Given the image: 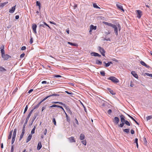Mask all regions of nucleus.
<instances>
[{
  "label": "nucleus",
  "instance_id": "48",
  "mask_svg": "<svg viewBox=\"0 0 152 152\" xmlns=\"http://www.w3.org/2000/svg\"><path fill=\"white\" fill-rule=\"evenodd\" d=\"M58 105H56V104H53L49 107H58Z\"/></svg>",
  "mask_w": 152,
  "mask_h": 152
},
{
  "label": "nucleus",
  "instance_id": "23",
  "mask_svg": "<svg viewBox=\"0 0 152 152\" xmlns=\"http://www.w3.org/2000/svg\"><path fill=\"white\" fill-rule=\"evenodd\" d=\"M90 29H91V30H96V26H94L93 25H91L90 26Z\"/></svg>",
  "mask_w": 152,
  "mask_h": 152
},
{
  "label": "nucleus",
  "instance_id": "1",
  "mask_svg": "<svg viewBox=\"0 0 152 152\" xmlns=\"http://www.w3.org/2000/svg\"><path fill=\"white\" fill-rule=\"evenodd\" d=\"M107 79L111 80L115 83H117L119 82L118 79L114 76H110Z\"/></svg>",
  "mask_w": 152,
  "mask_h": 152
},
{
  "label": "nucleus",
  "instance_id": "52",
  "mask_svg": "<svg viewBox=\"0 0 152 152\" xmlns=\"http://www.w3.org/2000/svg\"><path fill=\"white\" fill-rule=\"evenodd\" d=\"M33 39L32 38V37H31V39H30V44H32L33 42Z\"/></svg>",
  "mask_w": 152,
  "mask_h": 152
},
{
  "label": "nucleus",
  "instance_id": "19",
  "mask_svg": "<svg viewBox=\"0 0 152 152\" xmlns=\"http://www.w3.org/2000/svg\"><path fill=\"white\" fill-rule=\"evenodd\" d=\"M13 130H12L11 131H10L9 132V134L8 136V139H10L12 137V133Z\"/></svg>",
  "mask_w": 152,
  "mask_h": 152
},
{
  "label": "nucleus",
  "instance_id": "6",
  "mask_svg": "<svg viewBox=\"0 0 152 152\" xmlns=\"http://www.w3.org/2000/svg\"><path fill=\"white\" fill-rule=\"evenodd\" d=\"M137 17L139 18H140L142 15V12L140 10H137Z\"/></svg>",
  "mask_w": 152,
  "mask_h": 152
},
{
  "label": "nucleus",
  "instance_id": "20",
  "mask_svg": "<svg viewBox=\"0 0 152 152\" xmlns=\"http://www.w3.org/2000/svg\"><path fill=\"white\" fill-rule=\"evenodd\" d=\"M8 3L7 1L0 4V7H3Z\"/></svg>",
  "mask_w": 152,
  "mask_h": 152
},
{
  "label": "nucleus",
  "instance_id": "41",
  "mask_svg": "<svg viewBox=\"0 0 152 152\" xmlns=\"http://www.w3.org/2000/svg\"><path fill=\"white\" fill-rule=\"evenodd\" d=\"M82 143L84 145H86V140H83L81 141Z\"/></svg>",
  "mask_w": 152,
  "mask_h": 152
},
{
  "label": "nucleus",
  "instance_id": "7",
  "mask_svg": "<svg viewBox=\"0 0 152 152\" xmlns=\"http://www.w3.org/2000/svg\"><path fill=\"white\" fill-rule=\"evenodd\" d=\"M119 119L118 117H115L113 119V122L115 124H117L118 123Z\"/></svg>",
  "mask_w": 152,
  "mask_h": 152
},
{
  "label": "nucleus",
  "instance_id": "34",
  "mask_svg": "<svg viewBox=\"0 0 152 152\" xmlns=\"http://www.w3.org/2000/svg\"><path fill=\"white\" fill-rule=\"evenodd\" d=\"M151 118H152V115H150L146 117V121H147Z\"/></svg>",
  "mask_w": 152,
  "mask_h": 152
},
{
  "label": "nucleus",
  "instance_id": "26",
  "mask_svg": "<svg viewBox=\"0 0 152 152\" xmlns=\"http://www.w3.org/2000/svg\"><path fill=\"white\" fill-rule=\"evenodd\" d=\"M41 103V102H40L36 106L34 107L33 110H34L37 108L39 106Z\"/></svg>",
  "mask_w": 152,
  "mask_h": 152
},
{
  "label": "nucleus",
  "instance_id": "44",
  "mask_svg": "<svg viewBox=\"0 0 152 152\" xmlns=\"http://www.w3.org/2000/svg\"><path fill=\"white\" fill-rule=\"evenodd\" d=\"M42 23L43 24H43L45 26H48V27L50 29V27L48 25V24H47L45 22H42Z\"/></svg>",
  "mask_w": 152,
  "mask_h": 152
},
{
  "label": "nucleus",
  "instance_id": "49",
  "mask_svg": "<svg viewBox=\"0 0 152 152\" xmlns=\"http://www.w3.org/2000/svg\"><path fill=\"white\" fill-rule=\"evenodd\" d=\"M34 110H33V109L31 110V111L29 112V114H28V115L30 116L31 114H32V112Z\"/></svg>",
  "mask_w": 152,
  "mask_h": 152
},
{
  "label": "nucleus",
  "instance_id": "18",
  "mask_svg": "<svg viewBox=\"0 0 152 152\" xmlns=\"http://www.w3.org/2000/svg\"><path fill=\"white\" fill-rule=\"evenodd\" d=\"M65 114L66 116V121H68V122H69L70 121V118H69V117L67 114H66V113L65 112Z\"/></svg>",
  "mask_w": 152,
  "mask_h": 152
},
{
  "label": "nucleus",
  "instance_id": "42",
  "mask_svg": "<svg viewBox=\"0 0 152 152\" xmlns=\"http://www.w3.org/2000/svg\"><path fill=\"white\" fill-rule=\"evenodd\" d=\"M64 107L65 108V109H66L68 111H69V110H70V109L68 106L65 105Z\"/></svg>",
  "mask_w": 152,
  "mask_h": 152
},
{
  "label": "nucleus",
  "instance_id": "47",
  "mask_svg": "<svg viewBox=\"0 0 152 152\" xmlns=\"http://www.w3.org/2000/svg\"><path fill=\"white\" fill-rule=\"evenodd\" d=\"M114 25V24H113L112 23H109L107 25H108V26H110L112 27H113Z\"/></svg>",
  "mask_w": 152,
  "mask_h": 152
},
{
  "label": "nucleus",
  "instance_id": "58",
  "mask_svg": "<svg viewBox=\"0 0 152 152\" xmlns=\"http://www.w3.org/2000/svg\"><path fill=\"white\" fill-rule=\"evenodd\" d=\"M25 55V54L24 53H22L20 55V57L21 58H23L24 56Z\"/></svg>",
  "mask_w": 152,
  "mask_h": 152
},
{
  "label": "nucleus",
  "instance_id": "54",
  "mask_svg": "<svg viewBox=\"0 0 152 152\" xmlns=\"http://www.w3.org/2000/svg\"><path fill=\"white\" fill-rule=\"evenodd\" d=\"M4 45H2L1 46L0 48V49L1 50V49H4Z\"/></svg>",
  "mask_w": 152,
  "mask_h": 152
},
{
  "label": "nucleus",
  "instance_id": "60",
  "mask_svg": "<svg viewBox=\"0 0 152 152\" xmlns=\"http://www.w3.org/2000/svg\"><path fill=\"white\" fill-rule=\"evenodd\" d=\"M58 107L60 108H61V109L62 110H63L64 112H65V111H64V109L63 108L62 106L58 105Z\"/></svg>",
  "mask_w": 152,
  "mask_h": 152
},
{
  "label": "nucleus",
  "instance_id": "28",
  "mask_svg": "<svg viewBox=\"0 0 152 152\" xmlns=\"http://www.w3.org/2000/svg\"><path fill=\"white\" fill-rule=\"evenodd\" d=\"M123 131L124 132L128 134L129 132V129H123Z\"/></svg>",
  "mask_w": 152,
  "mask_h": 152
},
{
  "label": "nucleus",
  "instance_id": "29",
  "mask_svg": "<svg viewBox=\"0 0 152 152\" xmlns=\"http://www.w3.org/2000/svg\"><path fill=\"white\" fill-rule=\"evenodd\" d=\"M93 5L94 8H96V9H100V8L99 7L96 3L93 4Z\"/></svg>",
  "mask_w": 152,
  "mask_h": 152
},
{
  "label": "nucleus",
  "instance_id": "61",
  "mask_svg": "<svg viewBox=\"0 0 152 152\" xmlns=\"http://www.w3.org/2000/svg\"><path fill=\"white\" fill-rule=\"evenodd\" d=\"M47 132V130L46 129H45L44 131V134L45 135L46 134Z\"/></svg>",
  "mask_w": 152,
  "mask_h": 152
},
{
  "label": "nucleus",
  "instance_id": "43",
  "mask_svg": "<svg viewBox=\"0 0 152 152\" xmlns=\"http://www.w3.org/2000/svg\"><path fill=\"white\" fill-rule=\"evenodd\" d=\"M109 91L111 94H112L113 95H114L115 94V93L113 91L110 89H109Z\"/></svg>",
  "mask_w": 152,
  "mask_h": 152
},
{
  "label": "nucleus",
  "instance_id": "22",
  "mask_svg": "<svg viewBox=\"0 0 152 152\" xmlns=\"http://www.w3.org/2000/svg\"><path fill=\"white\" fill-rule=\"evenodd\" d=\"M103 63L105 65V66H109L111 64H112L111 62H109L107 63H106L105 62H104Z\"/></svg>",
  "mask_w": 152,
  "mask_h": 152
},
{
  "label": "nucleus",
  "instance_id": "40",
  "mask_svg": "<svg viewBox=\"0 0 152 152\" xmlns=\"http://www.w3.org/2000/svg\"><path fill=\"white\" fill-rule=\"evenodd\" d=\"M124 123H125V124H126V125H127V126H130V123L128 121L126 120Z\"/></svg>",
  "mask_w": 152,
  "mask_h": 152
},
{
  "label": "nucleus",
  "instance_id": "14",
  "mask_svg": "<svg viewBox=\"0 0 152 152\" xmlns=\"http://www.w3.org/2000/svg\"><path fill=\"white\" fill-rule=\"evenodd\" d=\"M131 73L133 75V76L136 78H138V76L137 74L134 71H132L131 72Z\"/></svg>",
  "mask_w": 152,
  "mask_h": 152
},
{
  "label": "nucleus",
  "instance_id": "4",
  "mask_svg": "<svg viewBox=\"0 0 152 152\" xmlns=\"http://www.w3.org/2000/svg\"><path fill=\"white\" fill-rule=\"evenodd\" d=\"M98 48L102 55L103 56H104V53H105V51L104 49L100 46L98 47Z\"/></svg>",
  "mask_w": 152,
  "mask_h": 152
},
{
  "label": "nucleus",
  "instance_id": "50",
  "mask_svg": "<svg viewBox=\"0 0 152 152\" xmlns=\"http://www.w3.org/2000/svg\"><path fill=\"white\" fill-rule=\"evenodd\" d=\"M145 74L147 75L148 76H150V77H152V74H149V73H145Z\"/></svg>",
  "mask_w": 152,
  "mask_h": 152
},
{
  "label": "nucleus",
  "instance_id": "46",
  "mask_svg": "<svg viewBox=\"0 0 152 152\" xmlns=\"http://www.w3.org/2000/svg\"><path fill=\"white\" fill-rule=\"evenodd\" d=\"M28 108V106L27 105L25 108L24 113H26V112L27 111Z\"/></svg>",
  "mask_w": 152,
  "mask_h": 152
},
{
  "label": "nucleus",
  "instance_id": "64",
  "mask_svg": "<svg viewBox=\"0 0 152 152\" xmlns=\"http://www.w3.org/2000/svg\"><path fill=\"white\" fill-rule=\"evenodd\" d=\"M134 142L136 144L138 143V139L137 138L135 139Z\"/></svg>",
  "mask_w": 152,
  "mask_h": 152
},
{
  "label": "nucleus",
  "instance_id": "9",
  "mask_svg": "<svg viewBox=\"0 0 152 152\" xmlns=\"http://www.w3.org/2000/svg\"><path fill=\"white\" fill-rule=\"evenodd\" d=\"M69 142L71 143L75 142H76L75 140L74 139V137H71L68 138Z\"/></svg>",
  "mask_w": 152,
  "mask_h": 152
},
{
  "label": "nucleus",
  "instance_id": "35",
  "mask_svg": "<svg viewBox=\"0 0 152 152\" xmlns=\"http://www.w3.org/2000/svg\"><path fill=\"white\" fill-rule=\"evenodd\" d=\"M96 64L98 65H100L102 64V62L101 61L99 60H97L96 61Z\"/></svg>",
  "mask_w": 152,
  "mask_h": 152
},
{
  "label": "nucleus",
  "instance_id": "8",
  "mask_svg": "<svg viewBox=\"0 0 152 152\" xmlns=\"http://www.w3.org/2000/svg\"><path fill=\"white\" fill-rule=\"evenodd\" d=\"M112 28L114 29L115 34L117 35H118V28L117 26L115 25H114Z\"/></svg>",
  "mask_w": 152,
  "mask_h": 152
},
{
  "label": "nucleus",
  "instance_id": "33",
  "mask_svg": "<svg viewBox=\"0 0 152 152\" xmlns=\"http://www.w3.org/2000/svg\"><path fill=\"white\" fill-rule=\"evenodd\" d=\"M30 116H28V115L26 118V121H25V122L24 123H25V124H26L27 123V122L29 119V118H30Z\"/></svg>",
  "mask_w": 152,
  "mask_h": 152
},
{
  "label": "nucleus",
  "instance_id": "45",
  "mask_svg": "<svg viewBox=\"0 0 152 152\" xmlns=\"http://www.w3.org/2000/svg\"><path fill=\"white\" fill-rule=\"evenodd\" d=\"M53 122L55 125H56V121L55 119L54 118H53L52 120Z\"/></svg>",
  "mask_w": 152,
  "mask_h": 152
},
{
  "label": "nucleus",
  "instance_id": "38",
  "mask_svg": "<svg viewBox=\"0 0 152 152\" xmlns=\"http://www.w3.org/2000/svg\"><path fill=\"white\" fill-rule=\"evenodd\" d=\"M36 5H37L39 6V9H40L41 6L40 3L38 1H37L36 2Z\"/></svg>",
  "mask_w": 152,
  "mask_h": 152
},
{
  "label": "nucleus",
  "instance_id": "10",
  "mask_svg": "<svg viewBox=\"0 0 152 152\" xmlns=\"http://www.w3.org/2000/svg\"><path fill=\"white\" fill-rule=\"evenodd\" d=\"M37 26L36 24H34L32 25V29L34 32L36 34L37 33L36 28Z\"/></svg>",
  "mask_w": 152,
  "mask_h": 152
},
{
  "label": "nucleus",
  "instance_id": "30",
  "mask_svg": "<svg viewBox=\"0 0 152 152\" xmlns=\"http://www.w3.org/2000/svg\"><path fill=\"white\" fill-rule=\"evenodd\" d=\"M6 69L3 67H0V71L4 72L6 71Z\"/></svg>",
  "mask_w": 152,
  "mask_h": 152
},
{
  "label": "nucleus",
  "instance_id": "63",
  "mask_svg": "<svg viewBox=\"0 0 152 152\" xmlns=\"http://www.w3.org/2000/svg\"><path fill=\"white\" fill-rule=\"evenodd\" d=\"M131 132L132 134H133L134 133V132L133 129H131Z\"/></svg>",
  "mask_w": 152,
  "mask_h": 152
},
{
  "label": "nucleus",
  "instance_id": "15",
  "mask_svg": "<svg viewBox=\"0 0 152 152\" xmlns=\"http://www.w3.org/2000/svg\"><path fill=\"white\" fill-rule=\"evenodd\" d=\"M42 145L40 142H39L37 145V149L38 150H39L42 148Z\"/></svg>",
  "mask_w": 152,
  "mask_h": 152
},
{
  "label": "nucleus",
  "instance_id": "36",
  "mask_svg": "<svg viewBox=\"0 0 152 152\" xmlns=\"http://www.w3.org/2000/svg\"><path fill=\"white\" fill-rule=\"evenodd\" d=\"M143 141H144V144L145 145H146L147 144V142L146 138L145 137H144L143 138Z\"/></svg>",
  "mask_w": 152,
  "mask_h": 152
},
{
  "label": "nucleus",
  "instance_id": "2",
  "mask_svg": "<svg viewBox=\"0 0 152 152\" xmlns=\"http://www.w3.org/2000/svg\"><path fill=\"white\" fill-rule=\"evenodd\" d=\"M16 132H17V129H16V128H15L14 129L13 132L12 138V141H11V143H12V144H13L14 143V142L15 137H16Z\"/></svg>",
  "mask_w": 152,
  "mask_h": 152
},
{
  "label": "nucleus",
  "instance_id": "37",
  "mask_svg": "<svg viewBox=\"0 0 152 152\" xmlns=\"http://www.w3.org/2000/svg\"><path fill=\"white\" fill-rule=\"evenodd\" d=\"M100 74L102 76H105V72L104 71H100Z\"/></svg>",
  "mask_w": 152,
  "mask_h": 152
},
{
  "label": "nucleus",
  "instance_id": "16",
  "mask_svg": "<svg viewBox=\"0 0 152 152\" xmlns=\"http://www.w3.org/2000/svg\"><path fill=\"white\" fill-rule=\"evenodd\" d=\"M32 135L31 134H30L29 135L28 137L26 140V142L27 143L29 141H30L32 138Z\"/></svg>",
  "mask_w": 152,
  "mask_h": 152
},
{
  "label": "nucleus",
  "instance_id": "62",
  "mask_svg": "<svg viewBox=\"0 0 152 152\" xmlns=\"http://www.w3.org/2000/svg\"><path fill=\"white\" fill-rule=\"evenodd\" d=\"M26 49V47L25 46H23L21 48V50H24Z\"/></svg>",
  "mask_w": 152,
  "mask_h": 152
},
{
  "label": "nucleus",
  "instance_id": "53",
  "mask_svg": "<svg viewBox=\"0 0 152 152\" xmlns=\"http://www.w3.org/2000/svg\"><path fill=\"white\" fill-rule=\"evenodd\" d=\"M112 112V110L111 109H109L107 113L109 114L110 115Z\"/></svg>",
  "mask_w": 152,
  "mask_h": 152
},
{
  "label": "nucleus",
  "instance_id": "51",
  "mask_svg": "<svg viewBox=\"0 0 152 152\" xmlns=\"http://www.w3.org/2000/svg\"><path fill=\"white\" fill-rule=\"evenodd\" d=\"M39 26L40 27H43V28H45L46 26H45L44 24H40L39 25Z\"/></svg>",
  "mask_w": 152,
  "mask_h": 152
},
{
  "label": "nucleus",
  "instance_id": "3",
  "mask_svg": "<svg viewBox=\"0 0 152 152\" xmlns=\"http://www.w3.org/2000/svg\"><path fill=\"white\" fill-rule=\"evenodd\" d=\"M116 5L118 9L122 10L123 12H124V10L123 8V6L121 5V3L118 2L116 4Z\"/></svg>",
  "mask_w": 152,
  "mask_h": 152
},
{
  "label": "nucleus",
  "instance_id": "56",
  "mask_svg": "<svg viewBox=\"0 0 152 152\" xmlns=\"http://www.w3.org/2000/svg\"><path fill=\"white\" fill-rule=\"evenodd\" d=\"M13 151H14L13 145H12L11 146V152H13Z\"/></svg>",
  "mask_w": 152,
  "mask_h": 152
},
{
  "label": "nucleus",
  "instance_id": "57",
  "mask_svg": "<svg viewBox=\"0 0 152 152\" xmlns=\"http://www.w3.org/2000/svg\"><path fill=\"white\" fill-rule=\"evenodd\" d=\"M54 77H61V76L60 75H54Z\"/></svg>",
  "mask_w": 152,
  "mask_h": 152
},
{
  "label": "nucleus",
  "instance_id": "31",
  "mask_svg": "<svg viewBox=\"0 0 152 152\" xmlns=\"http://www.w3.org/2000/svg\"><path fill=\"white\" fill-rule=\"evenodd\" d=\"M36 128V127L35 126H34L33 128V129L32 130L31 132V134H32L34 133L35 132V130Z\"/></svg>",
  "mask_w": 152,
  "mask_h": 152
},
{
  "label": "nucleus",
  "instance_id": "21",
  "mask_svg": "<svg viewBox=\"0 0 152 152\" xmlns=\"http://www.w3.org/2000/svg\"><path fill=\"white\" fill-rule=\"evenodd\" d=\"M38 115V114L37 113H34V116H33V118H32V123H33L34 121L35 120V119L37 117V116Z\"/></svg>",
  "mask_w": 152,
  "mask_h": 152
},
{
  "label": "nucleus",
  "instance_id": "55",
  "mask_svg": "<svg viewBox=\"0 0 152 152\" xmlns=\"http://www.w3.org/2000/svg\"><path fill=\"white\" fill-rule=\"evenodd\" d=\"M65 92L67 94H71V95H72V94H73V93L72 92H69L68 91H65Z\"/></svg>",
  "mask_w": 152,
  "mask_h": 152
},
{
  "label": "nucleus",
  "instance_id": "39",
  "mask_svg": "<svg viewBox=\"0 0 152 152\" xmlns=\"http://www.w3.org/2000/svg\"><path fill=\"white\" fill-rule=\"evenodd\" d=\"M1 56L5 54V51L4 49L1 50Z\"/></svg>",
  "mask_w": 152,
  "mask_h": 152
},
{
  "label": "nucleus",
  "instance_id": "17",
  "mask_svg": "<svg viewBox=\"0 0 152 152\" xmlns=\"http://www.w3.org/2000/svg\"><path fill=\"white\" fill-rule=\"evenodd\" d=\"M85 138V135L83 134H81L80 135V138L81 140H83Z\"/></svg>",
  "mask_w": 152,
  "mask_h": 152
},
{
  "label": "nucleus",
  "instance_id": "13",
  "mask_svg": "<svg viewBox=\"0 0 152 152\" xmlns=\"http://www.w3.org/2000/svg\"><path fill=\"white\" fill-rule=\"evenodd\" d=\"M121 118V122H124L126 120L125 119V116L123 115H121L120 116Z\"/></svg>",
  "mask_w": 152,
  "mask_h": 152
},
{
  "label": "nucleus",
  "instance_id": "25",
  "mask_svg": "<svg viewBox=\"0 0 152 152\" xmlns=\"http://www.w3.org/2000/svg\"><path fill=\"white\" fill-rule=\"evenodd\" d=\"M128 115L132 120L134 121L137 124L139 125V123L132 117L129 115L128 114Z\"/></svg>",
  "mask_w": 152,
  "mask_h": 152
},
{
  "label": "nucleus",
  "instance_id": "11",
  "mask_svg": "<svg viewBox=\"0 0 152 152\" xmlns=\"http://www.w3.org/2000/svg\"><path fill=\"white\" fill-rule=\"evenodd\" d=\"M16 6V5H15L12 7L11 9H10L9 10V12L12 13H13L15 10Z\"/></svg>",
  "mask_w": 152,
  "mask_h": 152
},
{
  "label": "nucleus",
  "instance_id": "24",
  "mask_svg": "<svg viewBox=\"0 0 152 152\" xmlns=\"http://www.w3.org/2000/svg\"><path fill=\"white\" fill-rule=\"evenodd\" d=\"M68 44L70 45H72L75 46H77L78 45L77 44L73 43L70 42H68Z\"/></svg>",
  "mask_w": 152,
  "mask_h": 152
},
{
  "label": "nucleus",
  "instance_id": "32",
  "mask_svg": "<svg viewBox=\"0 0 152 152\" xmlns=\"http://www.w3.org/2000/svg\"><path fill=\"white\" fill-rule=\"evenodd\" d=\"M51 96H50V95L46 97L45 98L40 102H41V103H42V102H43V101H44L45 100H46L49 97H51Z\"/></svg>",
  "mask_w": 152,
  "mask_h": 152
},
{
  "label": "nucleus",
  "instance_id": "59",
  "mask_svg": "<svg viewBox=\"0 0 152 152\" xmlns=\"http://www.w3.org/2000/svg\"><path fill=\"white\" fill-rule=\"evenodd\" d=\"M58 104H60L63 105L64 106H65V104L63 103H62L61 102H58Z\"/></svg>",
  "mask_w": 152,
  "mask_h": 152
},
{
  "label": "nucleus",
  "instance_id": "12",
  "mask_svg": "<svg viewBox=\"0 0 152 152\" xmlns=\"http://www.w3.org/2000/svg\"><path fill=\"white\" fill-rule=\"evenodd\" d=\"M91 56H101L97 53L93 52L91 53Z\"/></svg>",
  "mask_w": 152,
  "mask_h": 152
},
{
  "label": "nucleus",
  "instance_id": "27",
  "mask_svg": "<svg viewBox=\"0 0 152 152\" xmlns=\"http://www.w3.org/2000/svg\"><path fill=\"white\" fill-rule=\"evenodd\" d=\"M140 64L143 66H147L146 64L143 61H141L140 62Z\"/></svg>",
  "mask_w": 152,
  "mask_h": 152
},
{
  "label": "nucleus",
  "instance_id": "5",
  "mask_svg": "<svg viewBox=\"0 0 152 152\" xmlns=\"http://www.w3.org/2000/svg\"><path fill=\"white\" fill-rule=\"evenodd\" d=\"M2 58L4 60H7L9 58H11V57L10 55L8 54H4L3 56H2Z\"/></svg>",
  "mask_w": 152,
  "mask_h": 152
}]
</instances>
